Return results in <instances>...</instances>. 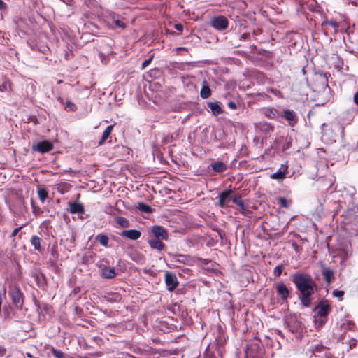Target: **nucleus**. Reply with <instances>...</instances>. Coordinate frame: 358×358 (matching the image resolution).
<instances>
[{
	"label": "nucleus",
	"mask_w": 358,
	"mask_h": 358,
	"mask_svg": "<svg viewBox=\"0 0 358 358\" xmlns=\"http://www.w3.org/2000/svg\"><path fill=\"white\" fill-rule=\"evenodd\" d=\"M159 239L160 238H149L148 243L152 248L157 250H163L165 248V245Z\"/></svg>",
	"instance_id": "16"
},
{
	"label": "nucleus",
	"mask_w": 358,
	"mask_h": 358,
	"mask_svg": "<svg viewBox=\"0 0 358 358\" xmlns=\"http://www.w3.org/2000/svg\"><path fill=\"white\" fill-rule=\"evenodd\" d=\"M52 353L56 358H64V354L60 350L52 348Z\"/></svg>",
	"instance_id": "35"
},
{
	"label": "nucleus",
	"mask_w": 358,
	"mask_h": 358,
	"mask_svg": "<svg viewBox=\"0 0 358 358\" xmlns=\"http://www.w3.org/2000/svg\"><path fill=\"white\" fill-rule=\"evenodd\" d=\"M282 117H285L289 122V125L294 126L297 122V116L294 111L285 109L283 112Z\"/></svg>",
	"instance_id": "14"
},
{
	"label": "nucleus",
	"mask_w": 358,
	"mask_h": 358,
	"mask_svg": "<svg viewBox=\"0 0 358 358\" xmlns=\"http://www.w3.org/2000/svg\"><path fill=\"white\" fill-rule=\"evenodd\" d=\"M173 262L174 263H182L186 265H192L193 264L192 258L186 255L176 254L172 255Z\"/></svg>",
	"instance_id": "9"
},
{
	"label": "nucleus",
	"mask_w": 358,
	"mask_h": 358,
	"mask_svg": "<svg viewBox=\"0 0 358 358\" xmlns=\"http://www.w3.org/2000/svg\"><path fill=\"white\" fill-rule=\"evenodd\" d=\"M227 106L232 110H236L237 108V105L234 101H229L227 103Z\"/></svg>",
	"instance_id": "40"
},
{
	"label": "nucleus",
	"mask_w": 358,
	"mask_h": 358,
	"mask_svg": "<svg viewBox=\"0 0 358 358\" xmlns=\"http://www.w3.org/2000/svg\"><path fill=\"white\" fill-rule=\"evenodd\" d=\"M152 59V57H150L148 59L145 60L142 64L141 69H145L150 64Z\"/></svg>",
	"instance_id": "39"
},
{
	"label": "nucleus",
	"mask_w": 358,
	"mask_h": 358,
	"mask_svg": "<svg viewBox=\"0 0 358 358\" xmlns=\"http://www.w3.org/2000/svg\"><path fill=\"white\" fill-rule=\"evenodd\" d=\"M9 296L17 309H22L24 305V295L18 287H15L9 292Z\"/></svg>",
	"instance_id": "2"
},
{
	"label": "nucleus",
	"mask_w": 358,
	"mask_h": 358,
	"mask_svg": "<svg viewBox=\"0 0 358 358\" xmlns=\"http://www.w3.org/2000/svg\"><path fill=\"white\" fill-rule=\"evenodd\" d=\"M333 296L336 297V298H339L340 300H342V298L344 295V292L343 290H338V289H335L333 293H332Z\"/></svg>",
	"instance_id": "37"
},
{
	"label": "nucleus",
	"mask_w": 358,
	"mask_h": 358,
	"mask_svg": "<svg viewBox=\"0 0 358 358\" xmlns=\"http://www.w3.org/2000/svg\"><path fill=\"white\" fill-rule=\"evenodd\" d=\"M97 239L101 245L106 247L108 243V237L106 235L101 234L98 235Z\"/></svg>",
	"instance_id": "31"
},
{
	"label": "nucleus",
	"mask_w": 358,
	"mask_h": 358,
	"mask_svg": "<svg viewBox=\"0 0 358 358\" xmlns=\"http://www.w3.org/2000/svg\"><path fill=\"white\" fill-rule=\"evenodd\" d=\"M315 309L318 315L321 317H326L329 313L331 307L328 301L325 300L320 301Z\"/></svg>",
	"instance_id": "7"
},
{
	"label": "nucleus",
	"mask_w": 358,
	"mask_h": 358,
	"mask_svg": "<svg viewBox=\"0 0 358 358\" xmlns=\"http://www.w3.org/2000/svg\"><path fill=\"white\" fill-rule=\"evenodd\" d=\"M322 274L323 275V278L324 281L328 284H331L332 282L333 279L334 278V271L328 267L324 266V265L322 266Z\"/></svg>",
	"instance_id": "13"
},
{
	"label": "nucleus",
	"mask_w": 358,
	"mask_h": 358,
	"mask_svg": "<svg viewBox=\"0 0 358 358\" xmlns=\"http://www.w3.org/2000/svg\"><path fill=\"white\" fill-rule=\"evenodd\" d=\"M116 222L122 227L126 228L129 227V221L125 217H117Z\"/></svg>",
	"instance_id": "29"
},
{
	"label": "nucleus",
	"mask_w": 358,
	"mask_h": 358,
	"mask_svg": "<svg viewBox=\"0 0 358 358\" xmlns=\"http://www.w3.org/2000/svg\"><path fill=\"white\" fill-rule=\"evenodd\" d=\"M120 235L130 240H137L141 236V233L140 231L136 229L124 230L121 232Z\"/></svg>",
	"instance_id": "12"
},
{
	"label": "nucleus",
	"mask_w": 358,
	"mask_h": 358,
	"mask_svg": "<svg viewBox=\"0 0 358 358\" xmlns=\"http://www.w3.org/2000/svg\"><path fill=\"white\" fill-rule=\"evenodd\" d=\"M264 114L270 119H275L279 115L278 110L274 108H266Z\"/></svg>",
	"instance_id": "22"
},
{
	"label": "nucleus",
	"mask_w": 358,
	"mask_h": 358,
	"mask_svg": "<svg viewBox=\"0 0 358 358\" xmlns=\"http://www.w3.org/2000/svg\"><path fill=\"white\" fill-rule=\"evenodd\" d=\"M208 107L211 110L214 115H218L223 113V110L218 102H208Z\"/></svg>",
	"instance_id": "20"
},
{
	"label": "nucleus",
	"mask_w": 358,
	"mask_h": 358,
	"mask_svg": "<svg viewBox=\"0 0 358 358\" xmlns=\"http://www.w3.org/2000/svg\"><path fill=\"white\" fill-rule=\"evenodd\" d=\"M211 24L215 29L222 31L228 27L229 21L226 17L220 15L212 19Z\"/></svg>",
	"instance_id": "4"
},
{
	"label": "nucleus",
	"mask_w": 358,
	"mask_h": 358,
	"mask_svg": "<svg viewBox=\"0 0 358 358\" xmlns=\"http://www.w3.org/2000/svg\"><path fill=\"white\" fill-rule=\"evenodd\" d=\"M276 291L278 294L280 296V299L283 301H286L289 296V290L283 282L278 283L275 285Z\"/></svg>",
	"instance_id": "10"
},
{
	"label": "nucleus",
	"mask_w": 358,
	"mask_h": 358,
	"mask_svg": "<svg viewBox=\"0 0 358 358\" xmlns=\"http://www.w3.org/2000/svg\"><path fill=\"white\" fill-rule=\"evenodd\" d=\"M22 229V227H20L18 228L15 229L13 231V232L11 233L10 237L14 238Z\"/></svg>",
	"instance_id": "41"
},
{
	"label": "nucleus",
	"mask_w": 358,
	"mask_h": 358,
	"mask_svg": "<svg viewBox=\"0 0 358 358\" xmlns=\"http://www.w3.org/2000/svg\"><path fill=\"white\" fill-rule=\"evenodd\" d=\"M211 90L206 80L202 82V87L200 92L201 97L203 99H208L211 95Z\"/></svg>",
	"instance_id": "19"
},
{
	"label": "nucleus",
	"mask_w": 358,
	"mask_h": 358,
	"mask_svg": "<svg viewBox=\"0 0 358 358\" xmlns=\"http://www.w3.org/2000/svg\"><path fill=\"white\" fill-rule=\"evenodd\" d=\"M69 211L72 214L83 213L85 208L81 203L73 201L69 203Z\"/></svg>",
	"instance_id": "15"
},
{
	"label": "nucleus",
	"mask_w": 358,
	"mask_h": 358,
	"mask_svg": "<svg viewBox=\"0 0 358 358\" xmlns=\"http://www.w3.org/2000/svg\"><path fill=\"white\" fill-rule=\"evenodd\" d=\"M324 23L331 26L334 29H337L339 27L338 23L335 20L326 21Z\"/></svg>",
	"instance_id": "38"
},
{
	"label": "nucleus",
	"mask_w": 358,
	"mask_h": 358,
	"mask_svg": "<svg viewBox=\"0 0 358 358\" xmlns=\"http://www.w3.org/2000/svg\"><path fill=\"white\" fill-rule=\"evenodd\" d=\"M255 127L257 129H258L265 133H268L273 130V127L271 124H270L267 122H261L256 124Z\"/></svg>",
	"instance_id": "21"
},
{
	"label": "nucleus",
	"mask_w": 358,
	"mask_h": 358,
	"mask_svg": "<svg viewBox=\"0 0 358 358\" xmlns=\"http://www.w3.org/2000/svg\"><path fill=\"white\" fill-rule=\"evenodd\" d=\"M117 275L115 268L114 267H103L101 271V276L103 278H113Z\"/></svg>",
	"instance_id": "17"
},
{
	"label": "nucleus",
	"mask_w": 358,
	"mask_h": 358,
	"mask_svg": "<svg viewBox=\"0 0 358 358\" xmlns=\"http://www.w3.org/2000/svg\"><path fill=\"white\" fill-rule=\"evenodd\" d=\"M278 203L282 208H289L290 206L291 201H288L284 197H280L278 198Z\"/></svg>",
	"instance_id": "30"
},
{
	"label": "nucleus",
	"mask_w": 358,
	"mask_h": 358,
	"mask_svg": "<svg viewBox=\"0 0 358 358\" xmlns=\"http://www.w3.org/2000/svg\"><path fill=\"white\" fill-rule=\"evenodd\" d=\"M325 350V347L322 345H316L313 348V352H322Z\"/></svg>",
	"instance_id": "36"
},
{
	"label": "nucleus",
	"mask_w": 358,
	"mask_h": 358,
	"mask_svg": "<svg viewBox=\"0 0 358 358\" xmlns=\"http://www.w3.org/2000/svg\"><path fill=\"white\" fill-rule=\"evenodd\" d=\"M6 6V3L2 0H0V10L4 9Z\"/></svg>",
	"instance_id": "46"
},
{
	"label": "nucleus",
	"mask_w": 358,
	"mask_h": 358,
	"mask_svg": "<svg viewBox=\"0 0 358 358\" xmlns=\"http://www.w3.org/2000/svg\"><path fill=\"white\" fill-rule=\"evenodd\" d=\"M31 243L34 247V249L41 251V238L37 236H33L31 238Z\"/></svg>",
	"instance_id": "25"
},
{
	"label": "nucleus",
	"mask_w": 358,
	"mask_h": 358,
	"mask_svg": "<svg viewBox=\"0 0 358 358\" xmlns=\"http://www.w3.org/2000/svg\"><path fill=\"white\" fill-rule=\"evenodd\" d=\"M174 27L176 30L182 32L183 31V25L182 24H176Z\"/></svg>",
	"instance_id": "42"
},
{
	"label": "nucleus",
	"mask_w": 358,
	"mask_h": 358,
	"mask_svg": "<svg viewBox=\"0 0 358 358\" xmlns=\"http://www.w3.org/2000/svg\"><path fill=\"white\" fill-rule=\"evenodd\" d=\"M113 127H114L113 125H109L104 130V131L103 132L101 138L100 139V141L99 142V145H102L105 143L106 140L110 136V135L111 134V133L113 131Z\"/></svg>",
	"instance_id": "23"
},
{
	"label": "nucleus",
	"mask_w": 358,
	"mask_h": 358,
	"mask_svg": "<svg viewBox=\"0 0 358 358\" xmlns=\"http://www.w3.org/2000/svg\"><path fill=\"white\" fill-rule=\"evenodd\" d=\"M71 187V185L67 183H63L60 184L59 187H57L58 191L64 194L65 192H68Z\"/></svg>",
	"instance_id": "32"
},
{
	"label": "nucleus",
	"mask_w": 358,
	"mask_h": 358,
	"mask_svg": "<svg viewBox=\"0 0 358 358\" xmlns=\"http://www.w3.org/2000/svg\"><path fill=\"white\" fill-rule=\"evenodd\" d=\"M233 203L236 204L241 210L245 211L246 210V206L243 202V201L241 199V196H235L232 199Z\"/></svg>",
	"instance_id": "28"
},
{
	"label": "nucleus",
	"mask_w": 358,
	"mask_h": 358,
	"mask_svg": "<svg viewBox=\"0 0 358 358\" xmlns=\"http://www.w3.org/2000/svg\"><path fill=\"white\" fill-rule=\"evenodd\" d=\"M199 260L204 264H207L208 263V260L206 259L199 258Z\"/></svg>",
	"instance_id": "48"
},
{
	"label": "nucleus",
	"mask_w": 358,
	"mask_h": 358,
	"mask_svg": "<svg viewBox=\"0 0 358 358\" xmlns=\"http://www.w3.org/2000/svg\"><path fill=\"white\" fill-rule=\"evenodd\" d=\"M210 167L212 169L217 173H222L225 171L227 169V165L220 161H215L210 164Z\"/></svg>",
	"instance_id": "18"
},
{
	"label": "nucleus",
	"mask_w": 358,
	"mask_h": 358,
	"mask_svg": "<svg viewBox=\"0 0 358 358\" xmlns=\"http://www.w3.org/2000/svg\"><path fill=\"white\" fill-rule=\"evenodd\" d=\"M137 208L140 211L146 213H150L152 212V208L150 206L143 202H138L137 205Z\"/></svg>",
	"instance_id": "24"
},
{
	"label": "nucleus",
	"mask_w": 358,
	"mask_h": 358,
	"mask_svg": "<svg viewBox=\"0 0 358 358\" xmlns=\"http://www.w3.org/2000/svg\"><path fill=\"white\" fill-rule=\"evenodd\" d=\"M353 101L358 106V91L354 94Z\"/></svg>",
	"instance_id": "43"
},
{
	"label": "nucleus",
	"mask_w": 358,
	"mask_h": 358,
	"mask_svg": "<svg viewBox=\"0 0 358 358\" xmlns=\"http://www.w3.org/2000/svg\"><path fill=\"white\" fill-rule=\"evenodd\" d=\"M37 192L40 201L43 203L48 196L47 189L45 188H38Z\"/></svg>",
	"instance_id": "27"
},
{
	"label": "nucleus",
	"mask_w": 358,
	"mask_h": 358,
	"mask_svg": "<svg viewBox=\"0 0 358 358\" xmlns=\"http://www.w3.org/2000/svg\"><path fill=\"white\" fill-rule=\"evenodd\" d=\"M6 352V349L0 345V356H3Z\"/></svg>",
	"instance_id": "44"
},
{
	"label": "nucleus",
	"mask_w": 358,
	"mask_h": 358,
	"mask_svg": "<svg viewBox=\"0 0 358 358\" xmlns=\"http://www.w3.org/2000/svg\"><path fill=\"white\" fill-rule=\"evenodd\" d=\"M64 108L65 110L69 111H75L77 109L76 106L70 101H66Z\"/></svg>",
	"instance_id": "33"
},
{
	"label": "nucleus",
	"mask_w": 358,
	"mask_h": 358,
	"mask_svg": "<svg viewBox=\"0 0 358 358\" xmlns=\"http://www.w3.org/2000/svg\"><path fill=\"white\" fill-rule=\"evenodd\" d=\"M283 269L284 267L282 265L276 266L273 270V275H275V277H279L280 275H281Z\"/></svg>",
	"instance_id": "34"
},
{
	"label": "nucleus",
	"mask_w": 358,
	"mask_h": 358,
	"mask_svg": "<svg viewBox=\"0 0 358 358\" xmlns=\"http://www.w3.org/2000/svg\"><path fill=\"white\" fill-rule=\"evenodd\" d=\"M250 37V34H248V33H245L241 35V39H243V40H246L248 39V38Z\"/></svg>",
	"instance_id": "45"
},
{
	"label": "nucleus",
	"mask_w": 358,
	"mask_h": 358,
	"mask_svg": "<svg viewBox=\"0 0 358 358\" xmlns=\"http://www.w3.org/2000/svg\"><path fill=\"white\" fill-rule=\"evenodd\" d=\"M297 291L299 292V299L304 307L311 305V296L314 294L316 282L310 275L303 272H296L291 277Z\"/></svg>",
	"instance_id": "1"
},
{
	"label": "nucleus",
	"mask_w": 358,
	"mask_h": 358,
	"mask_svg": "<svg viewBox=\"0 0 358 358\" xmlns=\"http://www.w3.org/2000/svg\"><path fill=\"white\" fill-rule=\"evenodd\" d=\"M53 145L51 142L48 141H43L41 142H38L36 145L33 146V149L35 151H38L41 153H45L50 152L52 150Z\"/></svg>",
	"instance_id": "6"
},
{
	"label": "nucleus",
	"mask_w": 358,
	"mask_h": 358,
	"mask_svg": "<svg viewBox=\"0 0 358 358\" xmlns=\"http://www.w3.org/2000/svg\"><path fill=\"white\" fill-rule=\"evenodd\" d=\"M232 191L231 189L229 190H225L222 192L218 196V204L220 207H224L225 205H227L229 201L232 200L233 198L231 196Z\"/></svg>",
	"instance_id": "8"
},
{
	"label": "nucleus",
	"mask_w": 358,
	"mask_h": 358,
	"mask_svg": "<svg viewBox=\"0 0 358 358\" xmlns=\"http://www.w3.org/2000/svg\"><path fill=\"white\" fill-rule=\"evenodd\" d=\"M110 18L112 20L113 23H114L117 27L121 29L125 28L126 25L124 22L122 20L117 18L116 15L114 13L110 15Z\"/></svg>",
	"instance_id": "26"
},
{
	"label": "nucleus",
	"mask_w": 358,
	"mask_h": 358,
	"mask_svg": "<svg viewBox=\"0 0 358 358\" xmlns=\"http://www.w3.org/2000/svg\"><path fill=\"white\" fill-rule=\"evenodd\" d=\"M180 50H185V48H179Z\"/></svg>",
	"instance_id": "51"
},
{
	"label": "nucleus",
	"mask_w": 358,
	"mask_h": 358,
	"mask_svg": "<svg viewBox=\"0 0 358 358\" xmlns=\"http://www.w3.org/2000/svg\"><path fill=\"white\" fill-rule=\"evenodd\" d=\"M151 231L153 234L152 238H161L165 241L169 238L168 232L162 226L155 225L152 227Z\"/></svg>",
	"instance_id": "5"
},
{
	"label": "nucleus",
	"mask_w": 358,
	"mask_h": 358,
	"mask_svg": "<svg viewBox=\"0 0 358 358\" xmlns=\"http://www.w3.org/2000/svg\"><path fill=\"white\" fill-rule=\"evenodd\" d=\"M57 100H58V101H59L61 103H64V100H63V99H62V97H60V96H59V97L57 98Z\"/></svg>",
	"instance_id": "49"
},
{
	"label": "nucleus",
	"mask_w": 358,
	"mask_h": 358,
	"mask_svg": "<svg viewBox=\"0 0 358 358\" xmlns=\"http://www.w3.org/2000/svg\"><path fill=\"white\" fill-rule=\"evenodd\" d=\"M287 169V165L282 164L278 171L271 175V178L278 180H284L288 173Z\"/></svg>",
	"instance_id": "11"
},
{
	"label": "nucleus",
	"mask_w": 358,
	"mask_h": 358,
	"mask_svg": "<svg viewBox=\"0 0 358 358\" xmlns=\"http://www.w3.org/2000/svg\"><path fill=\"white\" fill-rule=\"evenodd\" d=\"M164 280L169 291L173 292L179 285V282L175 273L166 271L164 275Z\"/></svg>",
	"instance_id": "3"
},
{
	"label": "nucleus",
	"mask_w": 358,
	"mask_h": 358,
	"mask_svg": "<svg viewBox=\"0 0 358 358\" xmlns=\"http://www.w3.org/2000/svg\"><path fill=\"white\" fill-rule=\"evenodd\" d=\"M27 356L29 357H31V355H30V353H27Z\"/></svg>",
	"instance_id": "50"
},
{
	"label": "nucleus",
	"mask_w": 358,
	"mask_h": 358,
	"mask_svg": "<svg viewBox=\"0 0 358 358\" xmlns=\"http://www.w3.org/2000/svg\"><path fill=\"white\" fill-rule=\"evenodd\" d=\"M6 89V84H3V85H0V91L1 92L5 91Z\"/></svg>",
	"instance_id": "47"
}]
</instances>
